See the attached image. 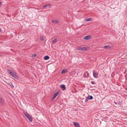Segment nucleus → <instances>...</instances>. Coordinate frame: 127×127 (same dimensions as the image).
<instances>
[{
	"label": "nucleus",
	"instance_id": "1",
	"mask_svg": "<svg viewBox=\"0 0 127 127\" xmlns=\"http://www.w3.org/2000/svg\"><path fill=\"white\" fill-rule=\"evenodd\" d=\"M23 113L27 117L28 119L30 122H31L32 121V117L30 116V115L27 112H24Z\"/></svg>",
	"mask_w": 127,
	"mask_h": 127
},
{
	"label": "nucleus",
	"instance_id": "2",
	"mask_svg": "<svg viewBox=\"0 0 127 127\" xmlns=\"http://www.w3.org/2000/svg\"><path fill=\"white\" fill-rule=\"evenodd\" d=\"M9 75H11L14 78L17 79L18 78V76L17 75L15 72H8Z\"/></svg>",
	"mask_w": 127,
	"mask_h": 127
},
{
	"label": "nucleus",
	"instance_id": "3",
	"mask_svg": "<svg viewBox=\"0 0 127 127\" xmlns=\"http://www.w3.org/2000/svg\"><path fill=\"white\" fill-rule=\"evenodd\" d=\"M87 49L86 47H78L77 49V50L80 51H85Z\"/></svg>",
	"mask_w": 127,
	"mask_h": 127
},
{
	"label": "nucleus",
	"instance_id": "4",
	"mask_svg": "<svg viewBox=\"0 0 127 127\" xmlns=\"http://www.w3.org/2000/svg\"><path fill=\"white\" fill-rule=\"evenodd\" d=\"M51 22L52 23L54 24H59V21L58 19H54L52 20Z\"/></svg>",
	"mask_w": 127,
	"mask_h": 127
},
{
	"label": "nucleus",
	"instance_id": "5",
	"mask_svg": "<svg viewBox=\"0 0 127 127\" xmlns=\"http://www.w3.org/2000/svg\"><path fill=\"white\" fill-rule=\"evenodd\" d=\"M93 74L94 77L95 78H97L98 77V72H93Z\"/></svg>",
	"mask_w": 127,
	"mask_h": 127
},
{
	"label": "nucleus",
	"instance_id": "6",
	"mask_svg": "<svg viewBox=\"0 0 127 127\" xmlns=\"http://www.w3.org/2000/svg\"><path fill=\"white\" fill-rule=\"evenodd\" d=\"M59 93L58 92H57L56 93H55V94H54L53 95V96L52 98V100L54 99L57 96V95H58Z\"/></svg>",
	"mask_w": 127,
	"mask_h": 127
},
{
	"label": "nucleus",
	"instance_id": "7",
	"mask_svg": "<svg viewBox=\"0 0 127 127\" xmlns=\"http://www.w3.org/2000/svg\"><path fill=\"white\" fill-rule=\"evenodd\" d=\"M91 38V36L90 35H88L85 36L84 38V39L85 40L90 39Z\"/></svg>",
	"mask_w": 127,
	"mask_h": 127
},
{
	"label": "nucleus",
	"instance_id": "8",
	"mask_svg": "<svg viewBox=\"0 0 127 127\" xmlns=\"http://www.w3.org/2000/svg\"><path fill=\"white\" fill-rule=\"evenodd\" d=\"M73 124L76 127H80L79 124L76 122H74L73 123Z\"/></svg>",
	"mask_w": 127,
	"mask_h": 127
},
{
	"label": "nucleus",
	"instance_id": "9",
	"mask_svg": "<svg viewBox=\"0 0 127 127\" xmlns=\"http://www.w3.org/2000/svg\"><path fill=\"white\" fill-rule=\"evenodd\" d=\"M4 101L3 98L0 97V104H3L4 103Z\"/></svg>",
	"mask_w": 127,
	"mask_h": 127
},
{
	"label": "nucleus",
	"instance_id": "10",
	"mask_svg": "<svg viewBox=\"0 0 127 127\" xmlns=\"http://www.w3.org/2000/svg\"><path fill=\"white\" fill-rule=\"evenodd\" d=\"M60 87L63 90H64L65 89L66 87L63 84L61 85L60 86Z\"/></svg>",
	"mask_w": 127,
	"mask_h": 127
},
{
	"label": "nucleus",
	"instance_id": "11",
	"mask_svg": "<svg viewBox=\"0 0 127 127\" xmlns=\"http://www.w3.org/2000/svg\"><path fill=\"white\" fill-rule=\"evenodd\" d=\"M50 5L49 4H47L43 6V7L44 8L48 7L50 8Z\"/></svg>",
	"mask_w": 127,
	"mask_h": 127
},
{
	"label": "nucleus",
	"instance_id": "12",
	"mask_svg": "<svg viewBox=\"0 0 127 127\" xmlns=\"http://www.w3.org/2000/svg\"><path fill=\"white\" fill-rule=\"evenodd\" d=\"M49 58V57L48 56H46L44 57V59L45 60H47Z\"/></svg>",
	"mask_w": 127,
	"mask_h": 127
},
{
	"label": "nucleus",
	"instance_id": "13",
	"mask_svg": "<svg viewBox=\"0 0 127 127\" xmlns=\"http://www.w3.org/2000/svg\"><path fill=\"white\" fill-rule=\"evenodd\" d=\"M111 47L109 45H107L106 46H104V48L107 49H109L111 48Z\"/></svg>",
	"mask_w": 127,
	"mask_h": 127
},
{
	"label": "nucleus",
	"instance_id": "14",
	"mask_svg": "<svg viewBox=\"0 0 127 127\" xmlns=\"http://www.w3.org/2000/svg\"><path fill=\"white\" fill-rule=\"evenodd\" d=\"M92 19L91 18H87L86 20V21L87 22H89L92 21Z\"/></svg>",
	"mask_w": 127,
	"mask_h": 127
},
{
	"label": "nucleus",
	"instance_id": "15",
	"mask_svg": "<svg viewBox=\"0 0 127 127\" xmlns=\"http://www.w3.org/2000/svg\"><path fill=\"white\" fill-rule=\"evenodd\" d=\"M88 97L89 98V99H92L93 98V96L92 95H89Z\"/></svg>",
	"mask_w": 127,
	"mask_h": 127
},
{
	"label": "nucleus",
	"instance_id": "16",
	"mask_svg": "<svg viewBox=\"0 0 127 127\" xmlns=\"http://www.w3.org/2000/svg\"><path fill=\"white\" fill-rule=\"evenodd\" d=\"M57 39L56 38H55L52 41V43H55L57 41Z\"/></svg>",
	"mask_w": 127,
	"mask_h": 127
},
{
	"label": "nucleus",
	"instance_id": "17",
	"mask_svg": "<svg viewBox=\"0 0 127 127\" xmlns=\"http://www.w3.org/2000/svg\"><path fill=\"white\" fill-rule=\"evenodd\" d=\"M85 75L86 77H87L88 75V74L87 72H85Z\"/></svg>",
	"mask_w": 127,
	"mask_h": 127
},
{
	"label": "nucleus",
	"instance_id": "18",
	"mask_svg": "<svg viewBox=\"0 0 127 127\" xmlns=\"http://www.w3.org/2000/svg\"><path fill=\"white\" fill-rule=\"evenodd\" d=\"M89 99V98L88 97H86V98L85 100V102H87Z\"/></svg>",
	"mask_w": 127,
	"mask_h": 127
},
{
	"label": "nucleus",
	"instance_id": "19",
	"mask_svg": "<svg viewBox=\"0 0 127 127\" xmlns=\"http://www.w3.org/2000/svg\"><path fill=\"white\" fill-rule=\"evenodd\" d=\"M40 40H41V41H43L44 40V39H43V37L42 36H40Z\"/></svg>",
	"mask_w": 127,
	"mask_h": 127
},
{
	"label": "nucleus",
	"instance_id": "20",
	"mask_svg": "<svg viewBox=\"0 0 127 127\" xmlns=\"http://www.w3.org/2000/svg\"><path fill=\"white\" fill-rule=\"evenodd\" d=\"M9 85H10V86L11 87V88H14V85L12 84L11 83H10V84H9Z\"/></svg>",
	"mask_w": 127,
	"mask_h": 127
},
{
	"label": "nucleus",
	"instance_id": "21",
	"mask_svg": "<svg viewBox=\"0 0 127 127\" xmlns=\"http://www.w3.org/2000/svg\"><path fill=\"white\" fill-rule=\"evenodd\" d=\"M117 104L119 105H121L122 104V102L120 101H119L117 102Z\"/></svg>",
	"mask_w": 127,
	"mask_h": 127
},
{
	"label": "nucleus",
	"instance_id": "22",
	"mask_svg": "<svg viewBox=\"0 0 127 127\" xmlns=\"http://www.w3.org/2000/svg\"><path fill=\"white\" fill-rule=\"evenodd\" d=\"M67 71V69H63L62 71Z\"/></svg>",
	"mask_w": 127,
	"mask_h": 127
},
{
	"label": "nucleus",
	"instance_id": "23",
	"mask_svg": "<svg viewBox=\"0 0 127 127\" xmlns=\"http://www.w3.org/2000/svg\"><path fill=\"white\" fill-rule=\"evenodd\" d=\"M91 84H95V83L94 82V81H92L91 82Z\"/></svg>",
	"mask_w": 127,
	"mask_h": 127
},
{
	"label": "nucleus",
	"instance_id": "24",
	"mask_svg": "<svg viewBox=\"0 0 127 127\" xmlns=\"http://www.w3.org/2000/svg\"><path fill=\"white\" fill-rule=\"evenodd\" d=\"M67 72H61L62 74H64L66 73Z\"/></svg>",
	"mask_w": 127,
	"mask_h": 127
},
{
	"label": "nucleus",
	"instance_id": "25",
	"mask_svg": "<svg viewBox=\"0 0 127 127\" xmlns=\"http://www.w3.org/2000/svg\"><path fill=\"white\" fill-rule=\"evenodd\" d=\"M114 103L116 104H117V102H116L115 101L114 102Z\"/></svg>",
	"mask_w": 127,
	"mask_h": 127
},
{
	"label": "nucleus",
	"instance_id": "26",
	"mask_svg": "<svg viewBox=\"0 0 127 127\" xmlns=\"http://www.w3.org/2000/svg\"><path fill=\"white\" fill-rule=\"evenodd\" d=\"M36 54H34L33 55V57H36Z\"/></svg>",
	"mask_w": 127,
	"mask_h": 127
},
{
	"label": "nucleus",
	"instance_id": "27",
	"mask_svg": "<svg viewBox=\"0 0 127 127\" xmlns=\"http://www.w3.org/2000/svg\"><path fill=\"white\" fill-rule=\"evenodd\" d=\"M2 31V30L1 29H0V32Z\"/></svg>",
	"mask_w": 127,
	"mask_h": 127
},
{
	"label": "nucleus",
	"instance_id": "28",
	"mask_svg": "<svg viewBox=\"0 0 127 127\" xmlns=\"http://www.w3.org/2000/svg\"><path fill=\"white\" fill-rule=\"evenodd\" d=\"M9 71L11 72V71H11V70H10V71Z\"/></svg>",
	"mask_w": 127,
	"mask_h": 127
},
{
	"label": "nucleus",
	"instance_id": "29",
	"mask_svg": "<svg viewBox=\"0 0 127 127\" xmlns=\"http://www.w3.org/2000/svg\"><path fill=\"white\" fill-rule=\"evenodd\" d=\"M1 4V2H0V5Z\"/></svg>",
	"mask_w": 127,
	"mask_h": 127
},
{
	"label": "nucleus",
	"instance_id": "30",
	"mask_svg": "<svg viewBox=\"0 0 127 127\" xmlns=\"http://www.w3.org/2000/svg\"><path fill=\"white\" fill-rule=\"evenodd\" d=\"M1 56V55H0V56Z\"/></svg>",
	"mask_w": 127,
	"mask_h": 127
}]
</instances>
